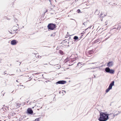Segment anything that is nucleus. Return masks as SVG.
<instances>
[{
    "mask_svg": "<svg viewBox=\"0 0 121 121\" xmlns=\"http://www.w3.org/2000/svg\"><path fill=\"white\" fill-rule=\"evenodd\" d=\"M95 43L97 42H96V41L95 42Z\"/></svg>",
    "mask_w": 121,
    "mask_h": 121,
    "instance_id": "19",
    "label": "nucleus"
},
{
    "mask_svg": "<svg viewBox=\"0 0 121 121\" xmlns=\"http://www.w3.org/2000/svg\"><path fill=\"white\" fill-rule=\"evenodd\" d=\"M80 12V9H78L77 10V12L78 13H79Z\"/></svg>",
    "mask_w": 121,
    "mask_h": 121,
    "instance_id": "13",
    "label": "nucleus"
},
{
    "mask_svg": "<svg viewBox=\"0 0 121 121\" xmlns=\"http://www.w3.org/2000/svg\"><path fill=\"white\" fill-rule=\"evenodd\" d=\"M17 30V28L16 26H14L12 29L11 31H9L11 34H14L16 33Z\"/></svg>",
    "mask_w": 121,
    "mask_h": 121,
    "instance_id": "3",
    "label": "nucleus"
},
{
    "mask_svg": "<svg viewBox=\"0 0 121 121\" xmlns=\"http://www.w3.org/2000/svg\"><path fill=\"white\" fill-rule=\"evenodd\" d=\"M55 36V34L54 33H53L51 35V36L52 37H54Z\"/></svg>",
    "mask_w": 121,
    "mask_h": 121,
    "instance_id": "12",
    "label": "nucleus"
},
{
    "mask_svg": "<svg viewBox=\"0 0 121 121\" xmlns=\"http://www.w3.org/2000/svg\"><path fill=\"white\" fill-rule=\"evenodd\" d=\"M83 24L84 25H85V22L83 23Z\"/></svg>",
    "mask_w": 121,
    "mask_h": 121,
    "instance_id": "16",
    "label": "nucleus"
},
{
    "mask_svg": "<svg viewBox=\"0 0 121 121\" xmlns=\"http://www.w3.org/2000/svg\"><path fill=\"white\" fill-rule=\"evenodd\" d=\"M114 81L112 82L109 85V87L106 90V92H108L111 89L113 86H114Z\"/></svg>",
    "mask_w": 121,
    "mask_h": 121,
    "instance_id": "2",
    "label": "nucleus"
},
{
    "mask_svg": "<svg viewBox=\"0 0 121 121\" xmlns=\"http://www.w3.org/2000/svg\"><path fill=\"white\" fill-rule=\"evenodd\" d=\"M47 11H48V10H46V12H47Z\"/></svg>",
    "mask_w": 121,
    "mask_h": 121,
    "instance_id": "18",
    "label": "nucleus"
},
{
    "mask_svg": "<svg viewBox=\"0 0 121 121\" xmlns=\"http://www.w3.org/2000/svg\"><path fill=\"white\" fill-rule=\"evenodd\" d=\"M39 119H36L35 120V121H39Z\"/></svg>",
    "mask_w": 121,
    "mask_h": 121,
    "instance_id": "14",
    "label": "nucleus"
},
{
    "mask_svg": "<svg viewBox=\"0 0 121 121\" xmlns=\"http://www.w3.org/2000/svg\"><path fill=\"white\" fill-rule=\"evenodd\" d=\"M56 25L52 24H50L48 26V27L49 29L51 30H53L55 27Z\"/></svg>",
    "mask_w": 121,
    "mask_h": 121,
    "instance_id": "4",
    "label": "nucleus"
},
{
    "mask_svg": "<svg viewBox=\"0 0 121 121\" xmlns=\"http://www.w3.org/2000/svg\"><path fill=\"white\" fill-rule=\"evenodd\" d=\"M105 71L108 73H113L114 72V70L113 69H110L108 67H107L105 69Z\"/></svg>",
    "mask_w": 121,
    "mask_h": 121,
    "instance_id": "5",
    "label": "nucleus"
},
{
    "mask_svg": "<svg viewBox=\"0 0 121 121\" xmlns=\"http://www.w3.org/2000/svg\"><path fill=\"white\" fill-rule=\"evenodd\" d=\"M35 56L37 58H39L41 57V56L39 55V53H36Z\"/></svg>",
    "mask_w": 121,
    "mask_h": 121,
    "instance_id": "10",
    "label": "nucleus"
},
{
    "mask_svg": "<svg viewBox=\"0 0 121 121\" xmlns=\"http://www.w3.org/2000/svg\"><path fill=\"white\" fill-rule=\"evenodd\" d=\"M28 113L29 114H31L33 113V111L30 108H28L27 110Z\"/></svg>",
    "mask_w": 121,
    "mask_h": 121,
    "instance_id": "8",
    "label": "nucleus"
},
{
    "mask_svg": "<svg viewBox=\"0 0 121 121\" xmlns=\"http://www.w3.org/2000/svg\"><path fill=\"white\" fill-rule=\"evenodd\" d=\"M80 64V62H79V63H78V65H79Z\"/></svg>",
    "mask_w": 121,
    "mask_h": 121,
    "instance_id": "15",
    "label": "nucleus"
},
{
    "mask_svg": "<svg viewBox=\"0 0 121 121\" xmlns=\"http://www.w3.org/2000/svg\"><path fill=\"white\" fill-rule=\"evenodd\" d=\"M73 38L74 39L77 40L78 39V38L77 36H75Z\"/></svg>",
    "mask_w": 121,
    "mask_h": 121,
    "instance_id": "11",
    "label": "nucleus"
},
{
    "mask_svg": "<svg viewBox=\"0 0 121 121\" xmlns=\"http://www.w3.org/2000/svg\"><path fill=\"white\" fill-rule=\"evenodd\" d=\"M17 43V42L16 40H13L11 42V43L12 45H16Z\"/></svg>",
    "mask_w": 121,
    "mask_h": 121,
    "instance_id": "6",
    "label": "nucleus"
},
{
    "mask_svg": "<svg viewBox=\"0 0 121 121\" xmlns=\"http://www.w3.org/2000/svg\"><path fill=\"white\" fill-rule=\"evenodd\" d=\"M109 114L106 112H101L100 113V117L98 120L99 121H106L109 118Z\"/></svg>",
    "mask_w": 121,
    "mask_h": 121,
    "instance_id": "1",
    "label": "nucleus"
},
{
    "mask_svg": "<svg viewBox=\"0 0 121 121\" xmlns=\"http://www.w3.org/2000/svg\"><path fill=\"white\" fill-rule=\"evenodd\" d=\"M113 65V63L112 62H110L108 63L107 64V66L109 67L112 66Z\"/></svg>",
    "mask_w": 121,
    "mask_h": 121,
    "instance_id": "7",
    "label": "nucleus"
},
{
    "mask_svg": "<svg viewBox=\"0 0 121 121\" xmlns=\"http://www.w3.org/2000/svg\"><path fill=\"white\" fill-rule=\"evenodd\" d=\"M62 51H60V53H62Z\"/></svg>",
    "mask_w": 121,
    "mask_h": 121,
    "instance_id": "17",
    "label": "nucleus"
},
{
    "mask_svg": "<svg viewBox=\"0 0 121 121\" xmlns=\"http://www.w3.org/2000/svg\"><path fill=\"white\" fill-rule=\"evenodd\" d=\"M58 84H64L66 83V82L64 81H59L57 82Z\"/></svg>",
    "mask_w": 121,
    "mask_h": 121,
    "instance_id": "9",
    "label": "nucleus"
}]
</instances>
